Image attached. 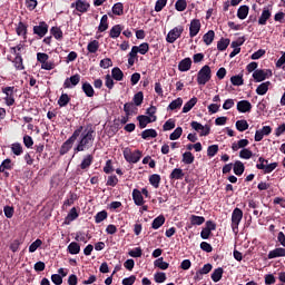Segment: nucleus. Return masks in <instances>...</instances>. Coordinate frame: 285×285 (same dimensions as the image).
<instances>
[{
	"instance_id": "obj_1",
	"label": "nucleus",
	"mask_w": 285,
	"mask_h": 285,
	"mask_svg": "<svg viewBox=\"0 0 285 285\" xmlns=\"http://www.w3.org/2000/svg\"><path fill=\"white\" fill-rule=\"evenodd\" d=\"M95 129L90 127L89 129L83 130V126L78 127L60 147L59 155H68L70 150H72V146H75V141L78 140L76 147L73 148V155L77 153H83V150H88L92 148V144H95L96 137ZM80 137V138H79Z\"/></svg>"
},
{
	"instance_id": "obj_2",
	"label": "nucleus",
	"mask_w": 285,
	"mask_h": 285,
	"mask_svg": "<svg viewBox=\"0 0 285 285\" xmlns=\"http://www.w3.org/2000/svg\"><path fill=\"white\" fill-rule=\"evenodd\" d=\"M277 242L283 247H276L273 250H269L267 259H276V257H285V235L284 232H279L277 235Z\"/></svg>"
},
{
	"instance_id": "obj_3",
	"label": "nucleus",
	"mask_w": 285,
	"mask_h": 285,
	"mask_svg": "<svg viewBox=\"0 0 285 285\" xmlns=\"http://www.w3.org/2000/svg\"><path fill=\"white\" fill-rule=\"evenodd\" d=\"M213 77V71L210 66L205 65L197 73V83L198 86H206Z\"/></svg>"
},
{
	"instance_id": "obj_4",
	"label": "nucleus",
	"mask_w": 285,
	"mask_h": 285,
	"mask_svg": "<svg viewBox=\"0 0 285 285\" xmlns=\"http://www.w3.org/2000/svg\"><path fill=\"white\" fill-rule=\"evenodd\" d=\"M279 166V163H271L268 164V160L264 157L258 158V163L256 164L257 170H263L264 175H271L275 168Z\"/></svg>"
},
{
	"instance_id": "obj_5",
	"label": "nucleus",
	"mask_w": 285,
	"mask_h": 285,
	"mask_svg": "<svg viewBox=\"0 0 285 285\" xmlns=\"http://www.w3.org/2000/svg\"><path fill=\"white\" fill-rule=\"evenodd\" d=\"M242 219H244V212L236 207L232 213V230L237 235L239 233V224H242Z\"/></svg>"
},
{
	"instance_id": "obj_6",
	"label": "nucleus",
	"mask_w": 285,
	"mask_h": 285,
	"mask_svg": "<svg viewBox=\"0 0 285 285\" xmlns=\"http://www.w3.org/2000/svg\"><path fill=\"white\" fill-rule=\"evenodd\" d=\"M1 92L4 96L6 106H14V95H17V88L14 87H2Z\"/></svg>"
},
{
	"instance_id": "obj_7",
	"label": "nucleus",
	"mask_w": 285,
	"mask_h": 285,
	"mask_svg": "<svg viewBox=\"0 0 285 285\" xmlns=\"http://www.w3.org/2000/svg\"><path fill=\"white\" fill-rule=\"evenodd\" d=\"M122 155L128 164H137L141 159V151H132L130 148H125Z\"/></svg>"
},
{
	"instance_id": "obj_8",
	"label": "nucleus",
	"mask_w": 285,
	"mask_h": 285,
	"mask_svg": "<svg viewBox=\"0 0 285 285\" xmlns=\"http://www.w3.org/2000/svg\"><path fill=\"white\" fill-rule=\"evenodd\" d=\"M269 77H273V71L271 69H256L253 72V79L256 83H262V81H266Z\"/></svg>"
},
{
	"instance_id": "obj_9",
	"label": "nucleus",
	"mask_w": 285,
	"mask_h": 285,
	"mask_svg": "<svg viewBox=\"0 0 285 285\" xmlns=\"http://www.w3.org/2000/svg\"><path fill=\"white\" fill-rule=\"evenodd\" d=\"M183 33H184L183 26L175 27L167 33V37H166L167 43H175L179 39V37H181Z\"/></svg>"
},
{
	"instance_id": "obj_10",
	"label": "nucleus",
	"mask_w": 285,
	"mask_h": 285,
	"mask_svg": "<svg viewBox=\"0 0 285 285\" xmlns=\"http://www.w3.org/2000/svg\"><path fill=\"white\" fill-rule=\"evenodd\" d=\"M48 23L46 21H40L38 26H33V35H37L39 39H43L48 35Z\"/></svg>"
},
{
	"instance_id": "obj_11",
	"label": "nucleus",
	"mask_w": 285,
	"mask_h": 285,
	"mask_svg": "<svg viewBox=\"0 0 285 285\" xmlns=\"http://www.w3.org/2000/svg\"><path fill=\"white\" fill-rule=\"evenodd\" d=\"M16 35L23 38V42L26 43L28 41V24L20 21L16 27Z\"/></svg>"
},
{
	"instance_id": "obj_12",
	"label": "nucleus",
	"mask_w": 285,
	"mask_h": 285,
	"mask_svg": "<svg viewBox=\"0 0 285 285\" xmlns=\"http://www.w3.org/2000/svg\"><path fill=\"white\" fill-rule=\"evenodd\" d=\"M199 30H202V21L199 19H193L189 26V37L193 39L199 35Z\"/></svg>"
},
{
	"instance_id": "obj_13",
	"label": "nucleus",
	"mask_w": 285,
	"mask_h": 285,
	"mask_svg": "<svg viewBox=\"0 0 285 285\" xmlns=\"http://www.w3.org/2000/svg\"><path fill=\"white\" fill-rule=\"evenodd\" d=\"M137 121H139V128L144 129L148 124L157 121V116H153L151 118L150 116L140 115L137 117Z\"/></svg>"
},
{
	"instance_id": "obj_14",
	"label": "nucleus",
	"mask_w": 285,
	"mask_h": 285,
	"mask_svg": "<svg viewBox=\"0 0 285 285\" xmlns=\"http://www.w3.org/2000/svg\"><path fill=\"white\" fill-rule=\"evenodd\" d=\"M79 81H81V75L76 73L65 80L63 88H75V86H79Z\"/></svg>"
},
{
	"instance_id": "obj_15",
	"label": "nucleus",
	"mask_w": 285,
	"mask_h": 285,
	"mask_svg": "<svg viewBox=\"0 0 285 285\" xmlns=\"http://www.w3.org/2000/svg\"><path fill=\"white\" fill-rule=\"evenodd\" d=\"M271 17H273V12L268 7H265L262 11L261 17L258 18V26H266L268 21L271 20Z\"/></svg>"
},
{
	"instance_id": "obj_16",
	"label": "nucleus",
	"mask_w": 285,
	"mask_h": 285,
	"mask_svg": "<svg viewBox=\"0 0 285 285\" xmlns=\"http://www.w3.org/2000/svg\"><path fill=\"white\" fill-rule=\"evenodd\" d=\"M71 8H76L78 12L85 13L88 8H90V3L82 0H77L76 2L71 3Z\"/></svg>"
},
{
	"instance_id": "obj_17",
	"label": "nucleus",
	"mask_w": 285,
	"mask_h": 285,
	"mask_svg": "<svg viewBox=\"0 0 285 285\" xmlns=\"http://www.w3.org/2000/svg\"><path fill=\"white\" fill-rule=\"evenodd\" d=\"M92 161H95V156H92V154L86 155L79 165L80 169L88 170V168H90V166H92Z\"/></svg>"
},
{
	"instance_id": "obj_18",
	"label": "nucleus",
	"mask_w": 285,
	"mask_h": 285,
	"mask_svg": "<svg viewBox=\"0 0 285 285\" xmlns=\"http://www.w3.org/2000/svg\"><path fill=\"white\" fill-rule=\"evenodd\" d=\"M238 112H250L253 110V105L248 100H240L237 102Z\"/></svg>"
},
{
	"instance_id": "obj_19",
	"label": "nucleus",
	"mask_w": 285,
	"mask_h": 285,
	"mask_svg": "<svg viewBox=\"0 0 285 285\" xmlns=\"http://www.w3.org/2000/svg\"><path fill=\"white\" fill-rule=\"evenodd\" d=\"M193 66V60L190 58H185L179 61L178 63V70L180 72H188Z\"/></svg>"
},
{
	"instance_id": "obj_20",
	"label": "nucleus",
	"mask_w": 285,
	"mask_h": 285,
	"mask_svg": "<svg viewBox=\"0 0 285 285\" xmlns=\"http://www.w3.org/2000/svg\"><path fill=\"white\" fill-rule=\"evenodd\" d=\"M124 31V26L121 24H115L110 31H109V37L110 39H118L120 37L121 32Z\"/></svg>"
},
{
	"instance_id": "obj_21",
	"label": "nucleus",
	"mask_w": 285,
	"mask_h": 285,
	"mask_svg": "<svg viewBox=\"0 0 285 285\" xmlns=\"http://www.w3.org/2000/svg\"><path fill=\"white\" fill-rule=\"evenodd\" d=\"M124 112L127 117H132V115L137 114V107H135V102H126L124 105Z\"/></svg>"
},
{
	"instance_id": "obj_22",
	"label": "nucleus",
	"mask_w": 285,
	"mask_h": 285,
	"mask_svg": "<svg viewBox=\"0 0 285 285\" xmlns=\"http://www.w3.org/2000/svg\"><path fill=\"white\" fill-rule=\"evenodd\" d=\"M82 92H85L86 97H95V88H92V85H90V82L85 81L82 82V87H81Z\"/></svg>"
},
{
	"instance_id": "obj_23",
	"label": "nucleus",
	"mask_w": 285,
	"mask_h": 285,
	"mask_svg": "<svg viewBox=\"0 0 285 285\" xmlns=\"http://www.w3.org/2000/svg\"><path fill=\"white\" fill-rule=\"evenodd\" d=\"M132 199L136 206H144V196L139 189L136 188L132 190Z\"/></svg>"
},
{
	"instance_id": "obj_24",
	"label": "nucleus",
	"mask_w": 285,
	"mask_h": 285,
	"mask_svg": "<svg viewBox=\"0 0 285 285\" xmlns=\"http://www.w3.org/2000/svg\"><path fill=\"white\" fill-rule=\"evenodd\" d=\"M67 250L70 255H79V253H81V246L77 242H71L68 245Z\"/></svg>"
},
{
	"instance_id": "obj_25",
	"label": "nucleus",
	"mask_w": 285,
	"mask_h": 285,
	"mask_svg": "<svg viewBox=\"0 0 285 285\" xmlns=\"http://www.w3.org/2000/svg\"><path fill=\"white\" fill-rule=\"evenodd\" d=\"M163 224H166V217H164V215H159L153 220L151 228H154V230H158V228H161Z\"/></svg>"
},
{
	"instance_id": "obj_26",
	"label": "nucleus",
	"mask_w": 285,
	"mask_h": 285,
	"mask_svg": "<svg viewBox=\"0 0 285 285\" xmlns=\"http://www.w3.org/2000/svg\"><path fill=\"white\" fill-rule=\"evenodd\" d=\"M244 170H246L244 163H242V160H236L234 164V173L237 177H242V175H244Z\"/></svg>"
},
{
	"instance_id": "obj_27",
	"label": "nucleus",
	"mask_w": 285,
	"mask_h": 285,
	"mask_svg": "<svg viewBox=\"0 0 285 285\" xmlns=\"http://www.w3.org/2000/svg\"><path fill=\"white\" fill-rule=\"evenodd\" d=\"M228 46H230V39L220 38L217 42V50H219V52H224L228 48Z\"/></svg>"
},
{
	"instance_id": "obj_28",
	"label": "nucleus",
	"mask_w": 285,
	"mask_h": 285,
	"mask_svg": "<svg viewBox=\"0 0 285 285\" xmlns=\"http://www.w3.org/2000/svg\"><path fill=\"white\" fill-rule=\"evenodd\" d=\"M13 66L16 70H26V67L23 66V58L21 57V53H17V56L13 59Z\"/></svg>"
},
{
	"instance_id": "obj_29",
	"label": "nucleus",
	"mask_w": 285,
	"mask_h": 285,
	"mask_svg": "<svg viewBox=\"0 0 285 285\" xmlns=\"http://www.w3.org/2000/svg\"><path fill=\"white\" fill-rule=\"evenodd\" d=\"M184 177H185V174L181 168L173 169V171L169 175V179H175V180L184 179Z\"/></svg>"
},
{
	"instance_id": "obj_30",
	"label": "nucleus",
	"mask_w": 285,
	"mask_h": 285,
	"mask_svg": "<svg viewBox=\"0 0 285 285\" xmlns=\"http://www.w3.org/2000/svg\"><path fill=\"white\" fill-rule=\"evenodd\" d=\"M195 106H197V97H193L189 101H187L184 107H183V112H190V110H193V108H195Z\"/></svg>"
},
{
	"instance_id": "obj_31",
	"label": "nucleus",
	"mask_w": 285,
	"mask_h": 285,
	"mask_svg": "<svg viewBox=\"0 0 285 285\" xmlns=\"http://www.w3.org/2000/svg\"><path fill=\"white\" fill-rule=\"evenodd\" d=\"M250 8H248V6L244 4L240 6L237 10V17L240 20L246 19V17H248V12H249Z\"/></svg>"
},
{
	"instance_id": "obj_32",
	"label": "nucleus",
	"mask_w": 285,
	"mask_h": 285,
	"mask_svg": "<svg viewBox=\"0 0 285 285\" xmlns=\"http://www.w3.org/2000/svg\"><path fill=\"white\" fill-rule=\"evenodd\" d=\"M154 266L156 268H159L160 271H168V267L170 266V264H168L167 262H164V257H160L154 262Z\"/></svg>"
},
{
	"instance_id": "obj_33",
	"label": "nucleus",
	"mask_w": 285,
	"mask_h": 285,
	"mask_svg": "<svg viewBox=\"0 0 285 285\" xmlns=\"http://www.w3.org/2000/svg\"><path fill=\"white\" fill-rule=\"evenodd\" d=\"M269 87H271V81H265L256 88V94H258L259 96H264L266 95V92H268Z\"/></svg>"
},
{
	"instance_id": "obj_34",
	"label": "nucleus",
	"mask_w": 285,
	"mask_h": 285,
	"mask_svg": "<svg viewBox=\"0 0 285 285\" xmlns=\"http://www.w3.org/2000/svg\"><path fill=\"white\" fill-rule=\"evenodd\" d=\"M222 277H224V268L218 267V268L214 269V272L212 273L213 282H215V283L220 282Z\"/></svg>"
},
{
	"instance_id": "obj_35",
	"label": "nucleus",
	"mask_w": 285,
	"mask_h": 285,
	"mask_svg": "<svg viewBox=\"0 0 285 285\" xmlns=\"http://www.w3.org/2000/svg\"><path fill=\"white\" fill-rule=\"evenodd\" d=\"M50 35H52L57 41H61V39H63V31L59 27H52L50 29Z\"/></svg>"
},
{
	"instance_id": "obj_36",
	"label": "nucleus",
	"mask_w": 285,
	"mask_h": 285,
	"mask_svg": "<svg viewBox=\"0 0 285 285\" xmlns=\"http://www.w3.org/2000/svg\"><path fill=\"white\" fill-rule=\"evenodd\" d=\"M111 77L115 81H124V71H121L119 67H115L111 70Z\"/></svg>"
},
{
	"instance_id": "obj_37",
	"label": "nucleus",
	"mask_w": 285,
	"mask_h": 285,
	"mask_svg": "<svg viewBox=\"0 0 285 285\" xmlns=\"http://www.w3.org/2000/svg\"><path fill=\"white\" fill-rule=\"evenodd\" d=\"M203 41H204V43H206V46H210V43H213V41H215V31L209 30L207 33H205L203 36Z\"/></svg>"
},
{
	"instance_id": "obj_38",
	"label": "nucleus",
	"mask_w": 285,
	"mask_h": 285,
	"mask_svg": "<svg viewBox=\"0 0 285 285\" xmlns=\"http://www.w3.org/2000/svg\"><path fill=\"white\" fill-rule=\"evenodd\" d=\"M183 104H184V99L177 98L169 104V106L167 107V110H178V108H181Z\"/></svg>"
},
{
	"instance_id": "obj_39",
	"label": "nucleus",
	"mask_w": 285,
	"mask_h": 285,
	"mask_svg": "<svg viewBox=\"0 0 285 285\" xmlns=\"http://www.w3.org/2000/svg\"><path fill=\"white\" fill-rule=\"evenodd\" d=\"M70 104V96L68 94H61V96L58 99V106L60 108H66Z\"/></svg>"
},
{
	"instance_id": "obj_40",
	"label": "nucleus",
	"mask_w": 285,
	"mask_h": 285,
	"mask_svg": "<svg viewBox=\"0 0 285 285\" xmlns=\"http://www.w3.org/2000/svg\"><path fill=\"white\" fill-rule=\"evenodd\" d=\"M11 151L13 153V155L19 157V156L23 155V146H21V142H13L11 145Z\"/></svg>"
},
{
	"instance_id": "obj_41",
	"label": "nucleus",
	"mask_w": 285,
	"mask_h": 285,
	"mask_svg": "<svg viewBox=\"0 0 285 285\" xmlns=\"http://www.w3.org/2000/svg\"><path fill=\"white\" fill-rule=\"evenodd\" d=\"M149 184L154 186V188H159V184H161V176H159V174H153L149 177Z\"/></svg>"
},
{
	"instance_id": "obj_42",
	"label": "nucleus",
	"mask_w": 285,
	"mask_h": 285,
	"mask_svg": "<svg viewBox=\"0 0 285 285\" xmlns=\"http://www.w3.org/2000/svg\"><path fill=\"white\" fill-rule=\"evenodd\" d=\"M206 222V218L204 216H197V215H191L190 216V224L191 226H202Z\"/></svg>"
},
{
	"instance_id": "obj_43",
	"label": "nucleus",
	"mask_w": 285,
	"mask_h": 285,
	"mask_svg": "<svg viewBox=\"0 0 285 285\" xmlns=\"http://www.w3.org/2000/svg\"><path fill=\"white\" fill-rule=\"evenodd\" d=\"M107 29H108V16L104 14L98 26V32H106Z\"/></svg>"
},
{
	"instance_id": "obj_44",
	"label": "nucleus",
	"mask_w": 285,
	"mask_h": 285,
	"mask_svg": "<svg viewBox=\"0 0 285 285\" xmlns=\"http://www.w3.org/2000/svg\"><path fill=\"white\" fill-rule=\"evenodd\" d=\"M78 217L79 213H77V207H72L66 217V222L67 224H70V222H75Z\"/></svg>"
},
{
	"instance_id": "obj_45",
	"label": "nucleus",
	"mask_w": 285,
	"mask_h": 285,
	"mask_svg": "<svg viewBox=\"0 0 285 285\" xmlns=\"http://www.w3.org/2000/svg\"><path fill=\"white\" fill-rule=\"evenodd\" d=\"M194 161H195V156L193 155V153L185 151L183 154V164L190 165V164H194Z\"/></svg>"
},
{
	"instance_id": "obj_46",
	"label": "nucleus",
	"mask_w": 285,
	"mask_h": 285,
	"mask_svg": "<svg viewBox=\"0 0 285 285\" xmlns=\"http://www.w3.org/2000/svg\"><path fill=\"white\" fill-rule=\"evenodd\" d=\"M142 139H155L157 137V130L155 129H146L141 132Z\"/></svg>"
},
{
	"instance_id": "obj_47",
	"label": "nucleus",
	"mask_w": 285,
	"mask_h": 285,
	"mask_svg": "<svg viewBox=\"0 0 285 285\" xmlns=\"http://www.w3.org/2000/svg\"><path fill=\"white\" fill-rule=\"evenodd\" d=\"M183 134H184V129H183L181 127H177V128L169 135L170 141H177V139H179V137H181Z\"/></svg>"
},
{
	"instance_id": "obj_48",
	"label": "nucleus",
	"mask_w": 285,
	"mask_h": 285,
	"mask_svg": "<svg viewBox=\"0 0 285 285\" xmlns=\"http://www.w3.org/2000/svg\"><path fill=\"white\" fill-rule=\"evenodd\" d=\"M6 170H12V160L10 158L4 159L0 165V173H6Z\"/></svg>"
},
{
	"instance_id": "obj_49",
	"label": "nucleus",
	"mask_w": 285,
	"mask_h": 285,
	"mask_svg": "<svg viewBox=\"0 0 285 285\" xmlns=\"http://www.w3.org/2000/svg\"><path fill=\"white\" fill-rule=\"evenodd\" d=\"M112 13L116 14V17H121L124 14V3L117 2L112 7Z\"/></svg>"
},
{
	"instance_id": "obj_50",
	"label": "nucleus",
	"mask_w": 285,
	"mask_h": 285,
	"mask_svg": "<svg viewBox=\"0 0 285 285\" xmlns=\"http://www.w3.org/2000/svg\"><path fill=\"white\" fill-rule=\"evenodd\" d=\"M236 129L238 130V132H244L245 130H248V121L245 119L237 120Z\"/></svg>"
},
{
	"instance_id": "obj_51",
	"label": "nucleus",
	"mask_w": 285,
	"mask_h": 285,
	"mask_svg": "<svg viewBox=\"0 0 285 285\" xmlns=\"http://www.w3.org/2000/svg\"><path fill=\"white\" fill-rule=\"evenodd\" d=\"M233 86H244V75H236L230 77Z\"/></svg>"
},
{
	"instance_id": "obj_52",
	"label": "nucleus",
	"mask_w": 285,
	"mask_h": 285,
	"mask_svg": "<svg viewBox=\"0 0 285 285\" xmlns=\"http://www.w3.org/2000/svg\"><path fill=\"white\" fill-rule=\"evenodd\" d=\"M105 219H108V212L106 210L98 212L95 216L96 224H101Z\"/></svg>"
},
{
	"instance_id": "obj_53",
	"label": "nucleus",
	"mask_w": 285,
	"mask_h": 285,
	"mask_svg": "<svg viewBox=\"0 0 285 285\" xmlns=\"http://www.w3.org/2000/svg\"><path fill=\"white\" fill-rule=\"evenodd\" d=\"M77 199H79V196H77L76 193L70 191L68 198L63 203V206H72Z\"/></svg>"
},
{
	"instance_id": "obj_54",
	"label": "nucleus",
	"mask_w": 285,
	"mask_h": 285,
	"mask_svg": "<svg viewBox=\"0 0 285 285\" xmlns=\"http://www.w3.org/2000/svg\"><path fill=\"white\" fill-rule=\"evenodd\" d=\"M87 50L88 52H90L91 55H95L97 52V50H99V42L97 40H92L88 43L87 46Z\"/></svg>"
},
{
	"instance_id": "obj_55",
	"label": "nucleus",
	"mask_w": 285,
	"mask_h": 285,
	"mask_svg": "<svg viewBox=\"0 0 285 285\" xmlns=\"http://www.w3.org/2000/svg\"><path fill=\"white\" fill-rule=\"evenodd\" d=\"M136 49L138 50L139 55H148L150 45H148V42H142L139 46H136Z\"/></svg>"
},
{
	"instance_id": "obj_56",
	"label": "nucleus",
	"mask_w": 285,
	"mask_h": 285,
	"mask_svg": "<svg viewBox=\"0 0 285 285\" xmlns=\"http://www.w3.org/2000/svg\"><path fill=\"white\" fill-rule=\"evenodd\" d=\"M188 8V2L186 0H177L175 3V9L177 12H184Z\"/></svg>"
},
{
	"instance_id": "obj_57",
	"label": "nucleus",
	"mask_w": 285,
	"mask_h": 285,
	"mask_svg": "<svg viewBox=\"0 0 285 285\" xmlns=\"http://www.w3.org/2000/svg\"><path fill=\"white\" fill-rule=\"evenodd\" d=\"M132 101L134 106H141V104H144V92L138 91L137 94H135Z\"/></svg>"
},
{
	"instance_id": "obj_58",
	"label": "nucleus",
	"mask_w": 285,
	"mask_h": 285,
	"mask_svg": "<svg viewBox=\"0 0 285 285\" xmlns=\"http://www.w3.org/2000/svg\"><path fill=\"white\" fill-rule=\"evenodd\" d=\"M154 279L156 282V284H164V282H166L167 277H166V273L164 272H158L154 275Z\"/></svg>"
},
{
	"instance_id": "obj_59",
	"label": "nucleus",
	"mask_w": 285,
	"mask_h": 285,
	"mask_svg": "<svg viewBox=\"0 0 285 285\" xmlns=\"http://www.w3.org/2000/svg\"><path fill=\"white\" fill-rule=\"evenodd\" d=\"M219 153V145H212L207 148V157H215Z\"/></svg>"
},
{
	"instance_id": "obj_60",
	"label": "nucleus",
	"mask_w": 285,
	"mask_h": 285,
	"mask_svg": "<svg viewBox=\"0 0 285 285\" xmlns=\"http://www.w3.org/2000/svg\"><path fill=\"white\" fill-rule=\"evenodd\" d=\"M168 0H157L155 4V12H161L166 8Z\"/></svg>"
},
{
	"instance_id": "obj_61",
	"label": "nucleus",
	"mask_w": 285,
	"mask_h": 285,
	"mask_svg": "<svg viewBox=\"0 0 285 285\" xmlns=\"http://www.w3.org/2000/svg\"><path fill=\"white\" fill-rule=\"evenodd\" d=\"M240 159H250L253 157V151L250 149L244 148L239 151Z\"/></svg>"
},
{
	"instance_id": "obj_62",
	"label": "nucleus",
	"mask_w": 285,
	"mask_h": 285,
	"mask_svg": "<svg viewBox=\"0 0 285 285\" xmlns=\"http://www.w3.org/2000/svg\"><path fill=\"white\" fill-rule=\"evenodd\" d=\"M43 244V242L39 238H37L30 246H29V253H36L37 248H39Z\"/></svg>"
},
{
	"instance_id": "obj_63",
	"label": "nucleus",
	"mask_w": 285,
	"mask_h": 285,
	"mask_svg": "<svg viewBox=\"0 0 285 285\" xmlns=\"http://www.w3.org/2000/svg\"><path fill=\"white\" fill-rule=\"evenodd\" d=\"M173 129H175V120L170 118L164 124L163 130L168 131Z\"/></svg>"
},
{
	"instance_id": "obj_64",
	"label": "nucleus",
	"mask_w": 285,
	"mask_h": 285,
	"mask_svg": "<svg viewBox=\"0 0 285 285\" xmlns=\"http://www.w3.org/2000/svg\"><path fill=\"white\" fill-rule=\"evenodd\" d=\"M112 66V60L110 58H105L100 60V68H104L105 70L108 68H111Z\"/></svg>"
}]
</instances>
